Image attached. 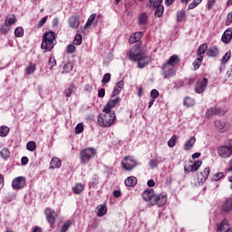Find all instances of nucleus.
Masks as SVG:
<instances>
[{"instance_id": "49", "label": "nucleus", "mask_w": 232, "mask_h": 232, "mask_svg": "<svg viewBox=\"0 0 232 232\" xmlns=\"http://www.w3.org/2000/svg\"><path fill=\"white\" fill-rule=\"evenodd\" d=\"M149 166L150 168H151V169H155V168L159 166V161L157 160V159H152L149 161Z\"/></svg>"}, {"instance_id": "44", "label": "nucleus", "mask_w": 232, "mask_h": 232, "mask_svg": "<svg viewBox=\"0 0 232 232\" xmlns=\"http://www.w3.org/2000/svg\"><path fill=\"white\" fill-rule=\"evenodd\" d=\"M14 35L15 37H23V35H24V29H23V27H17L14 30Z\"/></svg>"}, {"instance_id": "28", "label": "nucleus", "mask_w": 232, "mask_h": 232, "mask_svg": "<svg viewBox=\"0 0 232 232\" xmlns=\"http://www.w3.org/2000/svg\"><path fill=\"white\" fill-rule=\"evenodd\" d=\"M72 191L74 195H79L82 191H84V186L81 183H77L73 188Z\"/></svg>"}, {"instance_id": "13", "label": "nucleus", "mask_w": 232, "mask_h": 232, "mask_svg": "<svg viewBox=\"0 0 232 232\" xmlns=\"http://www.w3.org/2000/svg\"><path fill=\"white\" fill-rule=\"evenodd\" d=\"M209 173H211V169H209V167H207L202 172L198 174V183L204 184V182H206V179H208Z\"/></svg>"}, {"instance_id": "59", "label": "nucleus", "mask_w": 232, "mask_h": 232, "mask_svg": "<svg viewBox=\"0 0 232 232\" xmlns=\"http://www.w3.org/2000/svg\"><path fill=\"white\" fill-rule=\"evenodd\" d=\"M216 1L217 0H208L207 10H211V8H213V6H215Z\"/></svg>"}, {"instance_id": "26", "label": "nucleus", "mask_w": 232, "mask_h": 232, "mask_svg": "<svg viewBox=\"0 0 232 232\" xmlns=\"http://www.w3.org/2000/svg\"><path fill=\"white\" fill-rule=\"evenodd\" d=\"M50 166L53 169L55 168H61L62 166V161L59 160V158H53L50 163Z\"/></svg>"}, {"instance_id": "57", "label": "nucleus", "mask_w": 232, "mask_h": 232, "mask_svg": "<svg viewBox=\"0 0 232 232\" xmlns=\"http://www.w3.org/2000/svg\"><path fill=\"white\" fill-rule=\"evenodd\" d=\"M160 93H159V91L156 90V89H153L151 92H150V97L151 99L155 100L159 97Z\"/></svg>"}, {"instance_id": "64", "label": "nucleus", "mask_w": 232, "mask_h": 232, "mask_svg": "<svg viewBox=\"0 0 232 232\" xmlns=\"http://www.w3.org/2000/svg\"><path fill=\"white\" fill-rule=\"evenodd\" d=\"M21 164L22 166H26V164H28V157H22L21 159Z\"/></svg>"}, {"instance_id": "4", "label": "nucleus", "mask_w": 232, "mask_h": 232, "mask_svg": "<svg viewBox=\"0 0 232 232\" xmlns=\"http://www.w3.org/2000/svg\"><path fill=\"white\" fill-rule=\"evenodd\" d=\"M104 114H100L98 116V124L101 128H110L115 124L117 121V115L115 111H103Z\"/></svg>"}, {"instance_id": "24", "label": "nucleus", "mask_w": 232, "mask_h": 232, "mask_svg": "<svg viewBox=\"0 0 232 232\" xmlns=\"http://www.w3.org/2000/svg\"><path fill=\"white\" fill-rule=\"evenodd\" d=\"M137 185V178L130 176L125 179V186L127 188H133V186Z\"/></svg>"}, {"instance_id": "8", "label": "nucleus", "mask_w": 232, "mask_h": 232, "mask_svg": "<svg viewBox=\"0 0 232 232\" xmlns=\"http://www.w3.org/2000/svg\"><path fill=\"white\" fill-rule=\"evenodd\" d=\"M121 166L126 171H131L133 168L137 167V160L133 156L125 157L121 162Z\"/></svg>"}, {"instance_id": "60", "label": "nucleus", "mask_w": 232, "mask_h": 232, "mask_svg": "<svg viewBox=\"0 0 232 232\" xmlns=\"http://www.w3.org/2000/svg\"><path fill=\"white\" fill-rule=\"evenodd\" d=\"M104 95H106V90L104 88H102L98 91V97L100 99H103Z\"/></svg>"}, {"instance_id": "36", "label": "nucleus", "mask_w": 232, "mask_h": 232, "mask_svg": "<svg viewBox=\"0 0 232 232\" xmlns=\"http://www.w3.org/2000/svg\"><path fill=\"white\" fill-rule=\"evenodd\" d=\"M186 19V11L181 10L177 13V21L179 23H182V21H185Z\"/></svg>"}, {"instance_id": "39", "label": "nucleus", "mask_w": 232, "mask_h": 232, "mask_svg": "<svg viewBox=\"0 0 232 232\" xmlns=\"http://www.w3.org/2000/svg\"><path fill=\"white\" fill-rule=\"evenodd\" d=\"M15 16L14 14H12L10 18H7L5 22V26H12V24H15Z\"/></svg>"}, {"instance_id": "16", "label": "nucleus", "mask_w": 232, "mask_h": 232, "mask_svg": "<svg viewBox=\"0 0 232 232\" xmlns=\"http://www.w3.org/2000/svg\"><path fill=\"white\" fill-rule=\"evenodd\" d=\"M123 88H124V81L118 82L113 88V91L111 92V97H117V95H119V93L122 92Z\"/></svg>"}, {"instance_id": "41", "label": "nucleus", "mask_w": 232, "mask_h": 232, "mask_svg": "<svg viewBox=\"0 0 232 232\" xmlns=\"http://www.w3.org/2000/svg\"><path fill=\"white\" fill-rule=\"evenodd\" d=\"M72 70H73V65L71 63H68L63 66L62 73H70Z\"/></svg>"}, {"instance_id": "58", "label": "nucleus", "mask_w": 232, "mask_h": 232, "mask_svg": "<svg viewBox=\"0 0 232 232\" xmlns=\"http://www.w3.org/2000/svg\"><path fill=\"white\" fill-rule=\"evenodd\" d=\"M220 179H224V173L223 172H218L214 177L212 178V180H220Z\"/></svg>"}, {"instance_id": "46", "label": "nucleus", "mask_w": 232, "mask_h": 232, "mask_svg": "<svg viewBox=\"0 0 232 232\" xmlns=\"http://www.w3.org/2000/svg\"><path fill=\"white\" fill-rule=\"evenodd\" d=\"M111 80V74L110 72H107L103 75L102 82V84H108V82H110Z\"/></svg>"}, {"instance_id": "45", "label": "nucleus", "mask_w": 232, "mask_h": 232, "mask_svg": "<svg viewBox=\"0 0 232 232\" xmlns=\"http://www.w3.org/2000/svg\"><path fill=\"white\" fill-rule=\"evenodd\" d=\"M200 3H202V0H193V2L189 4L188 10H193L194 8H197Z\"/></svg>"}, {"instance_id": "54", "label": "nucleus", "mask_w": 232, "mask_h": 232, "mask_svg": "<svg viewBox=\"0 0 232 232\" xmlns=\"http://www.w3.org/2000/svg\"><path fill=\"white\" fill-rule=\"evenodd\" d=\"M8 26H9V25H6V24L1 25V27H0V33H1V34H8V32H10V29L8 28Z\"/></svg>"}, {"instance_id": "56", "label": "nucleus", "mask_w": 232, "mask_h": 232, "mask_svg": "<svg viewBox=\"0 0 232 232\" xmlns=\"http://www.w3.org/2000/svg\"><path fill=\"white\" fill-rule=\"evenodd\" d=\"M191 171H195L192 165H185L184 166V172L185 173H191Z\"/></svg>"}, {"instance_id": "50", "label": "nucleus", "mask_w": 232, "mask_h": 232, "mask_svg": "<svg viewBox=\"0 0 232 232\" xmlns=\"http://www.w3.org/2000/svg\"><path fill=\"white\" fill-rule=\"evenodd\" d=\"M202 166V160H198L192 164L194 171H198V169Z\"/></svg>"}, {"instance_id": "38", "label": "nucleus", "mask_w": 232, "mask_h": 232, "mask_svg": "<svg viewBox=\"0 0 232 232\" xmlns=\"http://www.w3.org/2000/svg\"><path fill=\"white\" fill-rule=\"evenodd\" d=\"M70 226H72V221L67 220L63 223V225L61 227L59 232H66L68 229H70Z\"/></svg>"}, {"instance_id": "20", "label": "nucleus", "mask_w": 232, "mask_h": 232, "mask_svg": "<svg viewBox=\"0 0 232 232\" xmlns=\"http://www.w3.org/2000/svg\"><path fill=\"white\" fill-rule=\"evenodd\" d=\"M79 24H81V21L79 20V16L72 15L69 17V26L75 30V28H79Z\"/></svg>"}, {"instance_id": "14", "label": "nucleus", "mask_w": 232, "mask_h": 232, "mask_svg": "<svg viewBox=\"0 0 232 232\" xmlns=\"http://www.w3.org/2000/svg\"><path fill=\"white\" fill-rule=\"evenodd\" d=\"M46 220L49 222V224L52 226L55 224V217H57V214L55 211L52 208H46L45 211Z\"/></svg>"}, {"instance_id": "27", "label": "nucleus", "mask_w": 232, "mask_h": 232, "mask_svg": "<svg viewBox=\"0 0 232 232\" xmlns=\"http://www.w3.org/2000/svg\"><path fill=\"white\" fill-rule=\"evenodd\" d=\"M97 209H98V213H97L98 217H104V214L108 212V208H106V205H100L97 207Z\"/></svg>"}, {"instance_id": "17", "label": "nucleus", "mask_w": 232, "mask_h": 232, "mask_svg": "<svg viewBox=\"0 0 232 232\" xmlns=\"http://www.w3.org/2000/svg\"><path fill=\"white\" fill-rule=\"evenodd\" d=\"M227 227H229V220L224 218L220 223L216 225V232H223Z\"/></svg>"}, {"instance_id": "9", "label": "nucleus", "mask_w": 232, "mask_h": 232, "mask_svg": "<svg viewBox=\"0 0 232 232\" xmlns=\"http://www.w3.org/2000/svg\"><path fill=\"white\" fill-rule=\"evenodd\" d=\"M24 184H26V179L23 176L14 178L12 180L13 189H16V190L23 189V188H24Z\"/></svg>"}, {"instance_id": "22", "label": "nucleus", "mask_w": 232, "mask_h": 232, "mask_svg": "<svg viewBox=\"0 0 232 232\" xmlns=\"http://www.w3.org/2000/svg\"><path fill=\"white\" fill-rule=\"evenodd\" d=\"M142 32L134 33L130 38L129 43L134 44V43H139L142 39Z\"/></svg>"}, {"instance_id": "40", "label": "nucleus", "mask_w": 232, "mask_h": 232, "mask_svg": "<svg viewBox=\"0 0 232 232\" xmlns=\"http://www.w3.org/2000/svg\"><path fill=\"white\" fill-rule=\"evenodd\" d=\"M26 148L28 151H35V150L37 149V144H35V141H29L26 144Z\"/></svg>"}, {"instance_id": "48", "label": "nucleus", "mask_w": 232, "mask_h": 232, "mask_svg": "<svg viewBox=\"0 0 232 232\" xmlns=\"http://www.w3.org/2000/svg\"><path fill=\"white\" fill-rule=\"evenodd\" d=\"M229 59H231V52H227L225 53V55L221 59V63L226 64V63H227V61H229Z\"/></svg>"}, {"instance_id": "61", "label": "nucleus", "mask_w": 232, "mask_h": 232, "mask_svg": "<svg viewBox=\"0 0 232 232\" xmlns=\"http://www.w3.org/2000/svg\"><path fill=\"white\" fill-rule=\"evenodd\" d=\"M161 73L164 77V79L166 78V73H171V71L169 69H164V65H162L161 67ZM166 79H169V78H166Z\"/></svg>"}, {"instance_id": "1", "label": "nucleus", "mask_w": 232, "mask_h": 232, "mask_svg": "<svg viewBox=\"0 0 232 232\" xmlns=\"http://www.w3.org/2000/svg\"><path fill=\"white\" fill-rule=\"evenodd\" d=\"M126 56L130 61H132V63H137V67L140 69L146 68L149 63H151V58L144 53V50H140L139 44L127 50Z\"/></svg>"}, {"instance_id": "33", "label": "nucleus", "mask_w": 232, "mask_h": 232, "mask_svg": "<svg viewBox=\"0 0 232 232\" xmlns=\"http://www.w3.org/2000/svg\"><path fill=\"white\" fill-rule=\"evenodd\" d=\"M35 68H36L35 63H29L25 69L27 75H32V73L35 72Z\"/></svg>"}, {"instance_id": "5", "label": "nucleus", "mask_w": 232, "mask_h": 232, "mask_svg": "<svg viewBox=\"0 0 232 232\" xmlns=\"http://www.w3.org/2000/svg\"><path fill=\"white\" fill-rule=\"evenodd\" d=\"M180 63V58L179 55L173 54L169 57V61L166 63H163L164 70L168 69L170 71V73H165V79H170V77H175L177 73V70L175 69V64H179Z\"/></svg>"}, {"instance_id": "15", "label": "nucleus", "mask_w": 232, "mask_h": 232, "mask_svg": "<svg viewBox=\"0 0 232 232\" xmlns=\"http://www.w3.org/2000/svg\"><path fill=\"white\" fill-rule=\"evenodd\" d=\"M232 39V28L227 29L222 34L221 41L225 43V44H229Z\"/></svg>"}, {"instance_id": "43", "label": "nucleus", "mask_w": 232, "mask_h": 232, "mask_svg": "<svg viewBox=\"0 0 232 232\" xmlns=\"http://www.w3.org/2000/svg\"><path fill=\"white\" fill-rule=\"evenodd\" d=\"M214 124H215L217 130H218V131H220L221 133H224L225 129H224V124H222V121H216L214 122Z\"/></svg>"}, {"instance_id": "12", "label": "nucleus", "mask_w": 232, "mask_h": 232, "mask_svg": "<svg viewBox=\"0 0 232 232\" xmlns=\"http://www.w3.org/2000/svg\"><path fill=\"white\" fill-rule=\"evenodd\" d=\"M148 8H152V10H155L154 15L155 17H162V14H164V5H159V4H148Z\"/></svg>"}, {"instance_id": "7", "label": "nucleus", "mask_w": 232, "mask_h": 232, "mask_svg": "<svg viewBox=\"0 0 232 232\" xmlns=\"http://www.w3.org/2000/svg\"><path fill=\"white\" fill-rule=\"evenodd\" d=\"M218 153L222 159L229 158V156L232 155V140H228L227 145L219 147Z\"/></svg>"}, {"instance_id": "30", "label": "nucleus", "mask_w": 232, "mask_h": 232, "mask_svg": "<svg viewBox=\"0 0 232 232\" xmlns=\"http://www.w3.org/2000/svg\"><path fill=\"white\" fill-rule=\"evenodd\" d=\"M10 133V128L5 125L0 127V137H6Z\"/></svg>"}, {"instance_id": "34", "label": "nucleus", "mask_w": 232, "mask_h": 232, "mask_svg": "<svg viewBox=\"0 0 232 232\" xmlns=\"http://www.w3.org/2000/svg\"><path fill=\"white\" fill-rule=\"evenodd\" d=\"M203 59H204V56H198L195 60V62H193L194 70H198V68H200V64H202Z\"/></svg>"}, {"instance_id": "18", "label": "nucleus", "mask_w": 232, "mask_h": 232, "mask_svg": "<svg viewBox=\"0 0 232 232\" xmlns=\"http://www.w3.org/2000/svg\"><path fill=\"white\" fill-rule=\"evenodd\" d=\"M148 13L143 12L138 15V24L140 26H146L148 24V19H149Z\"/></svg>"}, {"instance_id": "51", "label": "nucleus", "mask_w": 232, "mask_h": 232, "mask_svg": "<svg viewBox=\"0 0 232 232\" xmlns=\"http://www.w3.org/2000/svg\"><path fill=\"white\" fill-rule=\"evenodd\" d=\"M48 66H50L51 69L53 68V66H57V61L55 60V57H50L48 61Z\"/></svg>"}, {"instance_id": "37", "label": "nucleus", "mask_w": 232, "mask_h": 232, "mask_svg": "<svg viewBox=\"0 0 232 232\" xmlns=\"http://www.w3.org/2000/svg\"><path fill=\"white\" fill-rule=\"evenodd\" d=\"M73 44L76 46H81V44H82V35L81 34H77L74 36Z\"/></svg>"}, {"instance_id": "11", "label": "nucleus", "mask_w": 232, "mask_h": 232, "mask_svg": "<svg viewBox=\"0 0 232 232\" xmlns=\"http://www.w3.org/2000/svg\"><path fill=\"white\" fill-rule=\"evenodd\" d=\"M121 102V97H116L115 99L109 100L106 103V105L103 107L102 111H109V112H113L114 111L113 108L117 106Z\"/></svg>"}, {"instance_id": "42", "label": "nucleus", "mask_w": 232, "mask_h": 232, "mask_svg": "<svg viewBox=\"0 0 232 232\" xmlns=\"http://www.w3.org/2000/svg\"><path fill=\"white\" fill-rule=\"evenodd\" d=\"M177 144V135H173L170 140L168 141L169 148H175Z\"/></svg>"}, {"instance_id": "32", "label": "nucleus", "mask_w": 232, "mask_h": 232, "mask_svg": "<svg viewBox=\"0 0 232 232\" xmlns=\"http://www.w3.org/2000/svg\"><path fill=\"white\" fill-rule=\"evenodd\" d=\"M183 104L187 106V108H191V106H195V100L190 97H186Z\"/></svg>"}, {"instance_id": "3", "label": "nucleus", "mask_w": 232, "mask_h": 232, "mask_svg": "<svg viewBox=\"0 0 232 232\" xmlns=\"http://www.w3.org/2000/svg\"><path fill=\"white\" fill-rule=\"evenodd\" d=\"M55 37L56 34L53 31H49L44 34L41 48L44 53L52 52V50H53V47L57 44Z\"/></svg>"}, {"instance_id": "31", "label": "nucleus", "mask_w": 232, "mask_h": 232, "mask_svg": "<svg viewBox=\"0 0 232 232\" xmlns=\"http://www.w3.org/2000/svg\"><path fill=\"white\" fill-rule=\"evenodd\" d=\"M220 113V110L217 108H210L207 111V117H213V115H218Z\"/></svg>"}, {"instance_id": "21", "label": "nucleus", "mask_w": 232, "mask_h": 232, "mask_svg": "<svg viewBox=\"0 0 232 232\" xmlns=\"http://www.w3.org/2000/svg\"><path fill=\"white\" fill-rule=\"evenodd\" d=\"M195 142H197V139L195 138V136L188 138L184 144L185 151H189V150H191V148L195 146Z\"/></svg>"}, {"instance_id": "62", "label": "nucleus", "mask_w": 232, "mask_h": 232, "mask_svg": "<svg viewBox=\"0 0 232 232\" xmlns=\"http://www.w3.org/2000/svg\"><path fill=\"white\" fill-rule=\"evenodd\" d=\"M231 23H232V11L227 16V22H226L227 26H229Z\"/></svg>"}, {"instance_id": "10", "label": "nucleus", "mask_w": 232, "mask_h": 232, "mask_svg": "<svg viewBox=\"0 0 232 232\" xmlns=\"http://www.w3.org/2000/svg\"><path fill=\"white\" fill-rule=\"evenodd\" d=\"M208 78H203L198 80L195 84V92L196 93H204L206 92V88H208Z\"/></svg>"}, {"instance_id": "25", "label": "nucleus", "mask_w": 232, "mask_h": 232, "mask_svg": "<svg viewBox=\"0 0 232 232\" xmlns=\"http://www.w3.org/2000/svg\"><path fill=\"white\" fill-rule=\"evenodd\" d=\"M208 44H202L198 48L197 55L198 57H202V55H204V53H206V52H208Z\"/></svg>"}, {"instance_id": "19", "label": "nucleus", "mask_w": 232, "mask_h": 232, "mask_svg": "<svg viewBox=\"0 0 232 232\" xmlns=\"http://www.w3.org/2000/svg\"><path fill=\"white\" fill-rule=\"evenodd\" d=\"M223 213H230L232 211V198H228L221 207Z\"/></svg>"}, {"instance_id": "35", "label": "nucleus", "mask_w": 232, "mask_h": 232, "mask_svg": "<svg viewBox=\"0 0 232 232\" xmlns=\"http://www.w3.org/2000/svg\"><path fill=\"white\" fill-rule=\"evenodd\" d=\"M95 17H97V14H92L89 16L86 24H84L85 30L87 29L88 26H90L93 24V21H95Z\"/></svg>"}, {"instance_id": "52", "label": "nucleus", "mask_w": 232, "mask_h": 232, "mask_svg": "<svg viewBox=\"0 0 232 232\" xmlns=\"http://www.w3.org/2000/svg\"><path fill=\"white\" fill-rule=\"evenodd\" d=\"M82 131H84V126H82V123H78L75 127L76 135H79V133H82Z\"/></svg>"}, {"instance_id": "53", "label": "nucleus", "mask_w": 232, "mask_h": 232, "mask_svg": "<svg viewBox=\"0 0 232 232\" xmlns=\"http://www.w3.org/2000/svg\"><path fill=\"white\" fill-rule=\"evenodd\" d=\"M65 97H72V94L73 93V85H71L70 87H68L65 91Z\"/></svg>"}, {"instance_id": "2", "label": "nucleus", "mask_w": 232, "mask_h": 232, "mask_svg": "<svg viewBox=\"0 0 232 232\" xmlns=\"http://www.w3.org/2000/svg\"><path fill=\"white\" fill-rule=\"evenodd\" d=\"M142 198L145 202H150V206H157L158 204L160 208L168 202V196L155 194L152 188L146 189L142 194Z\"/></svg>"}, {"instance_id": "29", "label": "nucleus", "mask_w": 232, "mask_h": 232, "mask_svg": "<svg viewBox=\"0 0 232 232\" xmlns=\"http://www.w3.org/2000/svg\"><path fill=\"white\" fill-rule=\"evenodd\" d=\"M0 156L2 159L6 160V159H10V150L4 148L0 150Z\"/></svg>"}, {"instance_id": "47", "label": "nucleus", "mask_w": 232, "mask_h": 232, "mask_svg": "<svg viewBox=\"0 0 232 232\" xmlns=\"http://www.w3.org/2000/svg\"><path fill=\"white\" fill-rule=\"evenodd\" d=\"M65 50L68 53H75V50H77V48L75 47V45L71 44L65 47Z\"/></svg>"}, {"instance_id": "55", "label": "nucleus", "mask_w": 232, "mask_h": 232, "mask_svg": "<svg viewBox=\"0 0 232 232\" xmlns=\"http://www.w3.org/2000/svg\"><path fill=\"white\" fill-rule=\"evenodd\" d=\"M46 21H48V17H46V16L43 17V18L39 21V23H38V24H37V28H43V26H44V24H46Z\"/></svg>"}, {"instance_id": "23", "label": "nucleus", "mask_w": 232, "mask_h": 232, "mask_svg": "<svg viewBox=\"0 0 232 232\" xmlns=\"http://www.w3.org/2000/svg\"><path fill=\"white\" fill-rule=\"evenodd\" d=\"M219 53L218 47L212 45L207 50V55L208 57H217Z\"/></svg>"}, {"instance_id": "63", "label": "nucleus", "mask_w": 232, "mask_h": 232, "mask_svg": "<svg viewBox=\"0 0 232 232\" xmlns=\"http://www.w3.org/2000/svg\"><path fill=\"white\" fill-rule=\"evenodd\" d=\"M99 184V179H92V181H91L90 183H89V186H90V188H92V187H95V186H97Z\"/></svg>"}, {"instance_id": "6", "label": "nucleus", "mask_w": 232, "mask_h": 232, "mask_svg": "<svg viewBox=\"0 0 232 232\" xmlns=\"http://www.w3.org/2000/svg\"><path fill=\"white\" fill-rule=\"evenodd\" d=\"M97 155L95 149L89 147L80 151V160L82 164H88L93 157Z\"/></svg>"}]
</instances>
